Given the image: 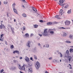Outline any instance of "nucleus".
<instances>
[{
    "label": "nucleus",
    "mask_w": 73,
    "mask_h": 73,
    "mask_svg": "<svg viewBox=\"0 0 73 73\" xmlns=\"http://www.w3.org/2000/svg\"><path fill=\"white\" fill-rule=\"evenodd\" d=\"M47 46V47L48 48V47H49V45L48 44Z\"/></svg>",
    "instance_id": "58"
},
{
    "label": "nucleus",
    "mask_w": 73,
    "mask_h": 73,
    "mask_svg": "<svg viewBox=\"0 0 73 73\" xmlns=\"http://www.w3.org/2000/svg\"><path fill=\"white\" fill-rule=\"evenodd\" d=\"M23 1H25V0H22Z\"/></svg>",
    "instance_id": "56"
},
{
    "label": "nucleus",
    "mask_w": 73,
    "mask_h": 73,
    "mask_svg": "<svg viewBox=\"0 0 73 73\" xmlns=\"http://www.w3.org/2000/svg\"><path fill=\"white\" fill-rule=\"evenodd\" d=\"M13 53H17V54H19L20 53L19 52V51H17V50H15L13 52Z\"/></svg>",
    "instance_id": "10"
},
{
    "label": "nucleus",
    "mask_w": 73,
    "mask_h": 73,
    "mask_svg": "<svg viewBox=\"0 0 73 73\" xmlns=\"http://www.w3.org/2000/svg\"><path fill=\"white\" fill-rule=\"evenodd\" d=\"M73 35H70V36H69V37L70 38L72 39L73 37Z\"/></svg>",
    "instance_id": "26"
},
{
    "label": "nucleus",
    "mask_w": 73,
    "mask_h": 73,
    "mask_svg": "<svg viewBox=\"0 0 73 73\" xmlns=\"http://www.w3.org/2000/svg\"><path fill=\"white\" fill-rule=\"evenodd\" d=\"M69 65H70V69H72V66L70 64H69Z\"/></svg>",
    "instance_id": "38"
},
{
    "label": "nucleus",
    "mask_w": 73,
    "mask_h": 73,
    "mask_svg": "<svg viewBox=\"0 0 73 73\" xmlns=\"http://www.w3.org/2000/svg\"><path fill=\"white\" fill-rule=\"evenodd\" d=\"M53 30H54V31H56V29H54Z\"/></svg>",
    "instance_id": "55"
},
{
    "label": "nucleus",
    "mask_w": 73,
    "mask_h": 73,
    "mask_svg": "<svg viewBox=\"0 0 73 73\" xmlns=\"http://www.w3.org/2000/svg\"><path fill=\"white\" fill-rule=\"evenodd\" d=\"M5 44H6V45H7V42L6 41H5Z\"/></svg>",
    "instance_id": "44"
},
{
    "label": "nucleus",
    "mask_w": 73,
    "mask_h": 73,
    "mask_svg": "<svg viewBox=\"0 0 73 73\" xmlns=\"http://www.w3.org/2000/svg\"><path fill=\"white\" fill-rule=\"evenodd\" d=\"M11 29L13 34L14 33H15V32L14 31V28H12V27H11Z\"/></svg>",
    "instance_id": "12"
},
{
    "label": "nucleus",
    "mask_w": 73,
    "mask_h": 73,
    "mask_svg": "<svg viewBox=\"0 0 73 73\" xmlns=\"http://www.w3.org/2000/svg\"><path fill=\"white\" fill-rule=\"evenodd\" d=\"M53 30V29H49V31L51 35H53L54 34V32L52 31Z\"/></svg>",
    "instance_id": "5"
},
{
    "label": "nucleus",
    "mask_w": 73,
    "mask_h": 73,
    "mask_svg": "<svg viewBox=\"0 0 73 73\" xmlns=\"http://www.w3.org/2000/svg\"><path fill=\"white\" fill-rule=\"evenodd\" d=\"M25 60L26 61V62H29V58L27 57H26Z\"/></svg>",
    "instance_id": "11"
},
{
    "label": "nucleus",
    "mask_w": 73,
    "mask_h": 73,
    "mask_svg": "<svg viewBox=\"0 0 73 73\" xmlns=\"http://www.w3.org/2000/svg\"><path fill=\"white\" fill-rule=\"evenodd\" d=\"M1 23H3V21H2L1 22Z\"/></svg>",
    "instance_id": "60"
},
{
    "label": "nucleus",
    "mask_w": 73,
    "mask_h": 73,
    "mask_svg": "<svg viewBox=\"0 0 73 73\" xmlns=\"http://www.w3.org/2000/svg\"><path fill=\"white\" fill-rule=\"evenodd\" d=\"M3 28H5V26H4V25H3Z\"/></svg>",
    "instance_id": "47"
},
{
    "label": "nucleus",
    "mask_w": 73,
    "mask_h": 73,
    "mask_svg": "<svg viewBox=\"0 0 73 73\" xmlns=\"http://www.w3.org/2000/svg\"><path fill=\"white\" fill-rule=\"evenodd\" d=\"M23 16L24 17H26L27 16V15L25 13H24L22 14Z\"/></svg>",
    "instance_id": "21"
},
{
    "label": "nucleus",
    "mask_w": 73,
    "mask_h": 73,
    "mask_svg": "<svg viewBox=\"0 0 73 73\" xmlns=\"http://www.w3.org/2000/svg\"><path fill=\"white\" fill-rule=\"evenodd\" d=\"M3 3L4 4H7V2L4 1Z\"/></svg>",
    "instance_id": "40"
},
{
    "label": "nucleus",
    "mask_w": 73,
    "mask_h": 73,
    "mask_svg": "<svg viewBox=\"0 0 73 73\" xmlns=\"http://www.w3.org/2000/svg\"><path fill=\"white\" fill-rule=\"evenodd\" d=\"M67 13L68 14H70V13H71V9H70V10H68L67 12Z\"/></svg>",
    "instance_id": "22"
},
{
    "label": "nucleus",
    "mask_w": 73,
    "mask_h": 73,
    "mask_svg": "<svg viewBox=\"0 0 73 73\" xmlns=\"http://www.w3.org/2000/svg\"><path fill=\"white\" fill-rule=\"evenodd\" d=\"M1 2L0 1V5H1Z\"/></svg>",
    "instance_id": "59"
},
{
    "label": "nucleus",
    "mask_w": 73,
    "mask_h": 73,
    "mask_svg": "<svg viewBox=\"0 0 73 73\" xmlns=\"http://www.w3.org/2000/svg\"><path fill=\"white\" fill-rule=\"evenodd\" d=\"M4 35L3 34H2L1 35V37H3V36H4Z\"/></svg>",
    "instance_id": "39"
},
{
    "label": "nucleus",
    "mask_w": 73,
    "mask_h": 73,
    "mask_svg": "<svg viewBox=\"0 0 73 73\" xmlns=\"http://www.w3.org/2000/svg\"><path fill=\"white\" fill-rule=\"evenodd\" d=\"M38 34L39 36H40V37H41L42 36V34H41V32H38Z\"/></svg>",
    "instance_id": "16"
},
{
    "label": "nucleus",
    "mask_w": 73,
    "mask_h": 73,
    "mask_svg": "<svg viewBox=\"0 0 73 73\" xmlns=\"http://www.w3.org/2000/svg\"><path fill=\"white\" fill-rule=\"evenodd\" d=\"M63 6L64 7V8H68V7H69V5L68 4H64Z\"/></svg>",
    "instance_id": "6"
},
{
    "label": "nucleus",
    "mask_w": 73,
    "mask_h": 73,
    "mask_svg": "<svg viewBox=\"0 0 73 73\" xmlns=\"http://www.w3.org/2000/svg\"><path fill=\"white\" fill-rule=\"evenodd\" d=\"M25 66H26V65L25 64H23V65L22 66V67L21 66H20V65H19L18 68L19 69H21V70H25Z\"/></svg>",
    "instance_id": "2"
},
{
    "label": "nucleus",
    "mask_w": 73,
    "mask_h": 73,
    "mask_svg": "<svg viewBox=\"0 0 73 73\" xmlns=\"http://www.w3.org/2000/svg\"><path fill=\"white\" fill-rule=\"evenodd\" d=\"M33 36V34H31V36L32 37V36Z\"/></svg>",
    "instance_id": "50"
},
{
    "label": "nucleus",
    "mask_w": 73,
    "mask_h": 73,
    "mask_svg": "<svg viewBox=\"0 0 73 73\" xmlns=\"http://www.w3.org/2000/svg\"><path fill=\"white\" fill-rule=\"evenodd\" d=\"M20 73H23V72H22L20 71Z\"/></svg>",
    "instance_id": "61"
},
{
    "label": "nucleus",
    "mask_w": 73,
    "mask_h": 73,
    "mask_svg": "<svg viewBox=\"0 0 73 73\" xmlns=\"http://www.w3.org/2000/svg\"><path fill=\"white\" fill-rule=\"evenodd\" d=\"M40 22H41V23H44V21L42 20H40Z\"/></svg>",
    "instance_id": "41"
},
{
    "label": "nucleus",
    "mask_w": 73,
    "mask_h": 73,
    "mask_svg": "<svg viewBox=\"0 0 73 73\" xmlns=\"http://www.w3.org/2000/svg\"><path fill=\"white\" fill-rule=\"evenodd\" d=\"M69 50H67L66 51V53L67 54H69Z\"/></svg>",
    "instance_id": "36"
},
{
    "label": "nucleus",
    "mask_w": 73,
    "mask_h": 73,
    "mask_svg": "<svg viewBox=\"0 0 73 73\" xmlns=\"http://www.w3.org/2000/svg\"><path fill=\"white\" fill-rule=\"evenodd\" d=\"M1 25H0V28L1 29H2L3 28V25L2 23H1Z\"/></svg>",
    "instance_id": "13"
},
{
    "label": "nucleus",
    "mask_w": 73,
    "mask_h": 73,
    "mask_svg": "<svg viewBox=\"0 0 73 73\" xmlns=\"http://www.w3.org/2000/svg\"><path fill=\"white\" fill-rule=\"evenodd\" d=\"M59 5H61V6H62L63 5H64V4L62 3H59Z\"/></svg>",
    "instance_id": "42"
},
{
    "label": "nucleus",
    "mask_w": 73,
    "mask_h": 73,
    "mask_svg": "<svg viewBox=\"0 0 73 73\" xmlns=\"http://www.w3.org/2000/svg\"><path fill=\"white\" fill-rule=\"evenodd\" d=\"M62 9H61L60 10V15L61 16L62 15Z\"/></svg>",
    "instance_id": "14"
},
{
    "label": "nucleus",
    "mask_w": 73,
    "mask_h": 73,
    "mask_svg": "<svg viewBox=\"0 0 73 73\" xmlns=\"http://www.w3.org/2000/svg\"><path fill=\"white\" fill-rule=\"evenodd\" d=\"M60 29H69V28H65L64 27H60Z\"/></svg>",
    "instance_id": "18"
},
{
    "label": "nucleus",
    "mask_w": 73,
    "mask_h": 73,
    "mask_svg": "<svg viewBox=\"0 0 73 73\" xmlns=\"http://www.w3.org/2000/svg\"><path fill=\"white\" fill-rule=\"evenodd\" d=\"M64 23L65 25H69L70 24V21H68V20H66V21H65Z\"/></svg>",
    "instance_id": "4"
},
{
    "label": "nucleus",
    "mask_w": 73,
    "mask_h": 73,
    "mask_svg": "<svg viewBox=\"0 0 73 73\" xmlns=\"http://www.w3.org/2000/svg\"><path fill=\"white\" fill-rule=\"evenodd\" d=\"M65 1V0H60L59 1V3H63V2Z\"/></svg>",
    "instance_id": "17"
},
{
    "label": "nucleus",
    "mask_w": 73,
    "mask_h": 73,
    "mask_svg": "<svg viewBox=\"0 0 73 73\" xmlns=\"http://www.w3.org/2000/svg\"><path fill=\"white\" fill-rule=\"evenodd\" d=\"M70 53H72V52H73V49L72 48H70Z\"/></svg>",
    "instance_id": "23"
},
{
    "label": "nucleus",
    "mask_w": 73,
    "mask_h": 73,
    "mask_svg": "<svg viewBox=\"0 0 73 73\" xmlns=\"http://www.w3.org/2000/svg\"><path fill=\"white\" fill-rule=\"evenodd\" d=\"M34 56L35 59L36 60H37V56L35 55H34Z\"/></svg>",
    "instance_id": "31"
},
{
    "label": "nucleus",
    "mask_w": 73,
    "mask_h": 73,
    "mask_svg": "<svg viewBox=\"0 0 73 73\" xmlns=\"http://www.w3.org/2000/svg\"><path fill=\"white\" fill-rule=\"evenodd\" d=\"M29 72H30L31 73H32V72H33L32 71V68H29Z\"/></svg>",
    "instance_id": "8"
},
{
    "label": "nucleus",
    "mask_w": 73,
    "mask_h": 73,
    "mask_svg": "<svg viewBox=\"0 0 73 73\" xmlns=\"http://www.w3.org/2000/svg\"><path fill=\"white\" fill-rule=\"evenodd\" d=\"M15 5H16V4H15V3H14L13 4V8H15Z\"/></svg>",
    "instance_id": "25"
},
{
    "label": "nucleus",
    "mask_w": 73,
    "mask_h": 73,
    "mask_svg": "<svg viewBox=\"0 0 73 73\" xmlns=\"http://www.w3.org/2000/svg\"><path fill=\"white\" fill-rule=\"evenodd\" d=\"M22 7H23V8H24V5H23L22 6Z\"/></svg>",
    "instance_id": "57"
},
{
    "label": "nucleus",
    "mask_w": 73,
    "mask_h": 73,
    "mask_svg": "<svg viewBox=\"0 0 73 73\" xmlns=\"http://www.w3.org/2000/svg\"><path fill=\"white\" fill-rule=\"evenodd\" d=\"M32 9L34 11H35V12H37V10L34 7H32Z\"/></svg>",
    "instance_id": "15"
},
{
    "label": "nucleus",
    "mask_w": 73,
    "mask_h": 73,
    "mask_svg": "<svg viewBox=\"0 0 73 73\" xmlns=\"http://www.w3.org/2000/svg\"><path fill=\"white\" fill-rule=\"evenodd\" d=\"M14 48V46H13V45H12L11 46V49H13Z\"/></svg>",
    "instance_id": "35"
},
{
    "label": "nucleus",
    "mask_w": 73,
    "mask_h": 73,
    "mask_svg": "<svg viewBox=\"0 0 73 73\" xmlns=\"http://www.w3.org/2000/svg\"><path fill=\"white\" fill-rule=\"evenodd\" d=\"M8 27H9L10 28H11V25H9L8 26Z\"/></svg>",
    "instance_id": "49"
},
{
    "label": "nucleus",
    "mask_w": 73,
    "mask_h": 73,
    "mask_svg": "<svg viewBox=\"0 0 73 73\" xmlns=\"http://www.w3.org/2000/svg\"><path fill=\"white\" fill-rule=\"evenodd\" d=\"M45 47V45H44V47Z\"/></svg>",
    "instance_id": "64"
},
{
    "label": "nucleus",
    "mask_w": 73,
    "mask_h": 73,
    "mask_svg": "<svg viewBox=\"0 0 73 73\" xmlns=\"http://www.w3.org/2000/svg\"><path fill=\"white\" fill-rule=\"evenodd\" d=\"M59 53L60 55V57H62V54H61V52H59Z\"/></svg>",
    "instance_id": "30"
},
{
    "label": "nucleus",
    "mask_w": 73,
    "mask_h": 73,
    "mask_svg": "<svg viewBox=\"0 0 73 73\" xmlns=\"http://www.w3.org/2000/svg\"><path fill=\"white\" fill-rule=\"evenodd\" d=\"M35 67L37 69H38L40 67V63L38 62H36V64L35 65Z\"/></svg>",
    "instance_id": "3"
},
{
    "label": "nucleus",
    "mask_w": 73,
    "mask_h": 73,
    "mask_svg": "<svg viewBox=\"0 0 73 73\" xmlns=\"http://www.w3.org/2000/svg\"><path fill=\"white\" fill-rule=\"evenodd\" d=\"M47 24L49 25H52V23L51 22H49L48 23H47Z\"/></svg>",
    "instance_id": "24"
},
{
    "label": "nucleus",
    "mask_w": 73,
    "mask_h": 73,
    "mask_svg": "<svg viewBox=\"0 0 73 73\" xmlns=\"http://www.w3.org/2000/svg\"><path fill=\"white\" fill-rule=\"evenodd\" d=\"M24 36H25V37H29V34H28V33H27L25 34Z\"/></svg>",
    "instance_id": "19"
},
{
    "label": "nucleus",
    "mask_w": 73,
    "mask_h": 73,
    "mask_svg": "<svg viewBox=\"0 0 73 73\" xmlns=\"http://www.w3.org/2000/svg\"><path fill=\"white\" fill-rule=\"evenodd\" d=\"M22 58H23L22 57H20V59H22Z\"/></svg>",
    "instance_id": "53"
},
{
    "label": "nucleus",
    "mask_w": 73,
    "mask_h": 73,
    "mask_svg": "<svg viewBox=\"0 0 73 73\" xmlns=\"http://www.w3.org/2000/svg\"><path fill=\"white\" fill-rule=\"evenodd\" d=\"M30 43H31V42L30 41H28L27 44V46H28L29 47H30Z\"/></svg>",
    "instance_id": "7"
},
{
    "label": "nucleus",
    "mask_w": 73,
    "mask_h": 73,
    "mask_svg": "<svg viewBox=\"0 0 73 73\" xmlns=\"http://www.w3.org/2000/svg\"><path fill=\"white\" fill-rule=\"evenodd\" d=\"M63 35L64 36H66V35H67V34L66 33H63Z\"/></svg>",
    "instance_id": "27"
},
{
    "label": "nucleus",
    "mask_w": 73,
    "mask_h": 73,
    "mask_svg": "<svg viewBox=\"0 0 73 73\" xmlns=\"http://www.w3.org/2000/svg\"><path fill=\"white\" fill-rule=\"evenodd\" d=\"M30 60H33V58H32V57H31L30 58Z\"/></svg>",
    "instance_id": "48"
},
{
    "label": "nucleus",
    "mask_w": 73,
    "mask_h": 73,
    "mask_svg": "<svg viewBox=\"0 0 73 73\" xmlns=\"http://www.w3.org/2000/svg\"><path fill=\"white\" fill-rule=\"evenodd\" d=\"M13 9L14 11V12L15 13H16V14H17V10L15 9V8H13Z\"/></svg>",
    "instance_id": "9"
},
{
    "label": "nucleus",
    "mask_w": 73,
    "mask_h": 73,
    "mask_svg": "<svg viewBox=\"0 0 73 73\" xmlns=\"http://www.w3.org/2000/svg\"><path fill=\"white\" fill-rule=\"evenodd\" d=\"M49 60H52V57H50L48 58Z\"/></svg>",
    "instance_id": "45"
},
{
    "label": "nucleus",
    "mask_w": 73,
    "mask_h": 73,
    "mask_svg": "<svg viewBox=\"0 0 73 73\" xmlns=\"http://www.w3.org/2000/svg\"><path fill=\"white\" fill-rule=\"evenodd\" d=\"M60 62H61V60H60Z\"/></svg>",
    "instance_id": "62"
},
{
    "label": "nucleus",
    "mask_w": 73,
    "mask_h": 73,
    "mask_svg": "<svg viewBox=\"0 0 73 73\" xmlns=\"http://www.w3.org/2000/svg\"><path fill=\"white\" fill-rule=\"evenodd\" d=\"M54 24H58V22H54Z\"/></svg>",
    "instance_id": "37"
},
{
    "label": "nucleus",
    "mask_w": 73,
    "mask_h": 73,
    "mask_svg": "<svg viewBox=\"0 0 73 73\" xmlns=\"http://www.w3.org/2000/svg\"><path fill=\"white\" fill-rule=\"evenodd\" d=\"M38 45H39V46H40V43H39L38 44Z\"/></svg>",
    "instance_id": "51"
},
{
    "label": "nucleus",
    "mask_w": 73,
    "mask_h": 73,
    "mask_svg": "<svg viewBox=\"0 0 73 73\" xmlns=\"http://www.w3.org/2000/svg\"><path fill=\"white\" fill-rule=\"evenodd\" d=\"M72 59V57L71 56H69V61H70L71 59Z\"/></svg>",
    "instance_id": "28"
},
{
    "label": "nucleus",
    "mask_w": 73,
    "mask_h": 73,
    "mask_svg": "<svg viewBox=\"0 0 73 73\" xmlns=\"http://www.w3.org/2000/svg\"><path fill=\"white\" fill-rule=\"evenodd\" d=\"M23 31H25V30H26V28H25V27H23Z\"/></svg>",
    "instance_id": "33"
},
{
    "label": "nucleus",
    "mask_w": 73,
    "mask_h": 73,
    "mask_svg": "<svg viewBox=\"0 0 73 73\" xmlns=\"http://www.w3.org/2000/svg\"><path fill=\"white\" fill-rule=\"evenodd\" d=\"M71 48H73V46H70Z\"/></svg>",
    "instance_id": "54"
},
{
    "label": "nucleus",
    "mask_w": 73,
    "mask_h": 73,
    "mask_svg": "<svg viewBox=\"0 0 73 73\" xmlns=\"http://www.w3.org/2000/svg\"><path fill=\"white\" fill-rule=\"evenodd\" d=\"M56 18H57V19H58V15H56L55 16Z\"/></svg>",
    "instance_id": "43"
},
{
    "label": "nucleus",
    "mask_w": 73,
    "mask_h": 73,
    "mask_svg": "<svg viewBox=\"0 0 73 73\" xmlns=\"http://www.w3.org/2000/svg\"><path fill=\"white\" fill-rule=\"evenodd\" d=\"M14 22H16V19H14Z\"/></svg>",
    "instance_id": "52"
},
{
    "label": "nucleus",
    "mask_w": 73,
    "mask_h": 73,
    "mask_svg": "<svg viewBox=\"0 0 73 73\" xmlns=\"http://www.w3.org/2000/svg\"><path fill=\"white\" fill-rule=\"evenodd\" d=\"M3 73H5V72H3Z\"/></svg>",
    "instance_id": "63"
},
{
    "label": "nucleus",
    "mask_w": 73,
    "mask_h": 73,
    "mask_svg": "<svg viewBox=\"0 0 73 73\" xmlns=\"http://www.w3.org/2000/svg\"><path fill=\"white\" fill-rule=\"evenodd\" d=\"M7 16L8 17H9V15H8V13H7Z\"/></svg>",
    "instance_id": "46"
},
{
    "label": "nucleus",
    "mask_w": 73,
    "mask_h": 73,
    "mask_svg": "<svg viewBox=\"0 0 73 73\" xmlns=\"http://www.w3.org/2000/svg\"><path fill=\"white\" fill-rule=\"evenodd\" d=\"M0 41H3V39L2 37H1L0 38Z\"/></svg>",
    "instance_id": "32"
},
{
    "label": "nucleus",
    "mask_w": 73,
    "mask_h": 73,
    "mask_svg": "<svg viewBox=\"0 0 73 73\" xmlns=\"http://www.w3.org/2000/svg\"><path fill=\"white\" fill-rule=\"evenodd\" d=\"M34 27L35 28H37L38 27V25H34Z\"/></svg>",
    "instance_id": "20"
},
{
    "label": "nucleus",
    "mask_w": 73,
    "mask_h": 73,
    "mask_svg": "<svg viewBox=\"0 0 73 73\" xmlns=\"http://www.w3.org/2000/svg\"><path fill=\"white\" fill-rule=\"evenodd\" d=\"M3 72H4V70L3 69H2L1 70V71H0V73H2Z\"/></svg>",
    "instance_id": "29"
},
{
    "label": "nucleus",
    "mask_w": 73,
    "mask_h": 73,
    "mask_svg": "<svg viewBox=\"0 0 73 73\" xmlns=\"http://www.w3.org/2000/svg\"><path fill=\"white\" fill-rule=\"evenodd\" d=\"M48 30L47 29H45L44 30L43 32L42 33V35L44 36H47L48 35Z\"/></svg>",
    "instance_id": "1"
},
{
    "label": "nucleus",
    "mask_w": 73,
    "mask_h": 73,
    "mask_svg": "<svg viewBox=\"0 0 73 73\" xmlns=\"http://www.w3.org/2000/svg\"><path fill=\"white\" fill-rule=\"evenodd\" d=\"M66 42L67 43H71V42L69 41H66Z\"/></svg>",
    "instance_id": "34"
}]
</instances>
